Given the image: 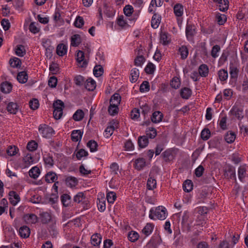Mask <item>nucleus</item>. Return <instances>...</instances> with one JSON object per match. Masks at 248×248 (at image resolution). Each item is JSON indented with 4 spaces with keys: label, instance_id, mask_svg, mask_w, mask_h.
<instances>
[{
    "label": "nucleus",
    "instance_id": "46",
    "mask_svg": "<svg viewBox=\"0 0 248 248\" xmlns=\"http://www.w3.org/2000/svg\"><path fill=\"white\" fill-rule=\"evenodd\" d=\"M246 174V169L244 166H241L238 168V178L241 181L245 178Z\"/></svg>",
    "mask_w": 248,
    "mask_h": 248
},
{
    "label": "nucleus",
    "instance_id": "13",
    "mask_svg": "<svg viewBox=\"0 0 248 248\" xmlns=\"http://www.w3.org/2000/svg\"><path fill=\"white\" fill-rule=\"evenodd\" d=\"M214 2L218 3L220 11L225 12L229 7V1L228 0H213Z\"/></svg>",
    "mask_w": 248,
    "mask_h": 248
},
{
    "label": "nucleus",
    "instance_id": "22",
    "mask_svg": "<svg viewBox=\"0 0 248 248\" xmlns=\"http://www.w3.org/2000/svg\"><path fill=\"white\" fill-rule=\"evenodd\" d=\"M84 86L88 91H93L96 87V82L94 80L89 78L86 80Z\"/></svg>",
    "mask_w": 248,
    "mask_h": 248
},
{
    "label": "nucleus",
    "instance_id": "61",
    "mask_svg": "<svg viewBox=\"0 0 248 248\" xmlns=\"http://www.w3.org/2000/svg\"><path fill=\"white\" fill-rule=\"evenodd\" d=\"M139 237L138 233L134 231L129 232L128 235L129 240L133 242L136 241L138 239Z\"/></svg>",
    "mask_w": 248,
    "mask_h": 248
},
{
    "label": "nucleus",
    "instance_id": "27",
    "mask_svg": "<svg viewBox=\"0 0 248 248\" xmlns=\"http://www.w3.org/2000/svg\"><path fill=\"white\" fill-rule=\"evenodd\" d=\"M83 133L80 130H75L72 131L71 139L73 141L77 142L82 138Z\"/></svg>",
    "mask_w": 248,
    "mask_h": 248
},
{
    "label": "nucleus",
    "instance_id": "15",
    "mask_svg": "<svg viewBox=\"0 0 248 248\" xmlns=\"http://www.w3.org/2000/svg\"><path fill=\"white\" fill-rule=\"evenodd\" d=\"M180 94L182 98L188 99L192 94V91L189 88L184 87L181 89Z\"/></svg>",
    "mask_w": 248,
    "mask_h": 248
},
{
    "label": "nucleus",
    "instance_id": "11",
    "mask_svg": "<svg viewBox=\"0 0 248 248\" xmlns=\"http://www.w3.org/2000/svg\"><path fill=\"white\" fill-rule=\"evenodd\" d=\"M163 118L162 113L159 111H155L152 114L151 120L153 123L157 124L161 122Z\"/></svg>",
    "mask_w": 248,
    "mask_h": 248
},
{
    "label": "nucleus",
    "instance_id": "28",
    "mask_svg": "<svg viewBox=\"0 0 248 248\" xmlns=\"http://www.w3.org/2000/svg\"><path fill=\"white\" fill-rule=\"evenodd\" d=\"M78 181L77 179L73 176H69L66 178L65 183L67 186L70 187L75 186L78 184Z\"/></svg>",
    "mask_w": 248,
    "mask_h": 248
},
{
    "label": "nucleus",
    "instance_id": "25",
    "mask_svg": "<svg viewBox=\"0 0 248 248\" xmlns=\"http://www.w3.org/2000/svg\"><path fill=\"white\" fill-rule=\"evenodd\" d=\"M101 239L102 237L100 234L95 233L91 236V243L94 246H99L101 243Z\"/></svg>",
    "mask_w": 248,
    "mask_h": 248
},
{
    "label": "nucleus",
    "instance_id": "39",
    "mask_svg": "<svg viewBox=\"0 0 248 248\" xmlns=\"http://www.w3.org/2000/svg\"><path fill=\"white\" fill-rule=\"evenodd\" d=\"M183 188L185 192L191 191L193 189V183L190 180H186L183 184Z\"/></svg>",
    "mask_w": 248,
    "mask_h": 248
},
{
    "label": "nucleus",
    "instance_id": "38",
    "mask_svg": "<svg viewBox=\"0 0 248 248\" xmlns=\"http://www.w3.org/2000/svg\"><path fill=\"white\" fill-rule=\"evenodd\" d=\"M156 186V181L155 178L150 177L147 182V187L149 190H153Z\"/></svg>",
    "mask_w": 248,
    "mask_h": 248
},
{
    "label": "nucleus",
    "instance_id": "44",
    "mask_svg": "<svg viewBox=\"0 0 248 248\" xmlns=\"http://www.w3.org/2000/svg\"><path fill=\"white\" fill-rule=\"evenodd\" d=\"M239 70L233 65L230 66V74L231 78L236 79L237 78Z\"/></svg>",
    "mask_w": 248,
    "mask_h": 248
},
{
    "label": "nucleus",
    "instance_id": "57",
    "mask_svg": "<svg viewBox=\"0 0 248 248\" xmlns=\"http://www.w3.org/2000/svg\"><path fill=\"white\" fill-rule=\"evenodd\" d=\"M140 90L141 93L148 92L150 90L149 82L147 81H144L140 86Z\"/></svg>",
    "mask_w": 248,
    "mask_h": 248
},
{
    "label": "nucleus",
    "instance_id": "21",
    "mask_svg": "<svg viewBox=\"0 0 248 248\" xmlns=\"http://www.w3.org/2000/svg\"><path fill=\"white\" fill-rule=\"evenodd\" d=\"M12 89L11 83L7 81L2 82L0 85V90L4 93H9Z\"/></svg>",
    "mask_w": 248,
    "mask_h": 248
},
{
    "label": "nucleus",
    "instance_id": "51",
    "mask_svg": "<svg viewBox=\"0 0 248 248\" xmlns=\"http://www.w3.org/2000/svg\"><path fill=\"white\" fill-rule=\"evenodd\" d=\"M74 25L78 28H81L84 24V21L82 17L78 16L74 22Z\"/></svg>",
    "mask_w": 248,
    "mask_h": 248
},
{
    "label": "nucleus",
    "instance_id": "29",
    "mask_svg": "<svg viewBox=\"0 0 248 248\" xmlns=\"http://www.w3.org/2000/svg\"><path fill=\"white\" fill-rule=\"evenodd\" d=\"M40 173V170L37 167H32L29 171V176L34 179L38 178Z\"/></svg>",
    "mask_w": 248,
    "mask_h": 248
},
{
    "label": "nucleus",
    "instance_id": "32",
    "mask_svg": "<svg viewBox=\"0 0 248 248\" xmlns=\"http://www.w3.org/2000/svg\"><path fill=\"white\" fill-rule=\"evenodd\" d=\"M162 156L165 162H168L170 161L173 157L172 151L170 149L166 150L162 154Z\"/></svg>",
    "mask_w": 248,
    "mask_h": 248
},
{
    "label": "nucleus",
    "instance_id": "14",
    "mask_svg": "<svg viewBox=\"0 0 248 248\" xmlns=\"http://www.w3.org/2000/svg\"><path fill=\"white\" fill-rule=\"evenodd\" d=\"M173 11L176 17H180L184 13V7L181 4L177 3L173 7Z\"/></svg>",
    "mask_w": 248,
    "mask_h": 248
},
{
    "label": "nucleus",
    "instance_id": "48",
    "mask_svg": "<svg viewBox=\"0 0 248 248\" xmlns=\"http://www.w3.org/2000/svg\"><path fill=\"white\" fill-rule=\"evenodd\" d=\"M155 69V65L152 62H149L146 66L144 71L147 74H153Z\"/></svg>",
    "mask_w": 248,
    "mask_h": 248
},
{
    "label": "nucleus",
    "instance_id": "49",
    "mask_svg": "<svg viewBox=\"0 0 248 248\" xmlns=\"http://www.w3.org/2000/svg\"><path fill=\"white\" fill-rule=\"evenodd\" d=\"M170 85L172 88L175 89L179 88L181 85L179 78L177 77H174L171 80Z\"/></svg>",
    "mask_w": 248,
    "mask_h": 248
},
{
    "label": "nucleus",
    "instance_id": "3",
    "mask_svg": "<svg viewBox=\"0 0 248 248\" xmlns=\"http://www.w3.org/2000/svg\"><path fill=\"white\" fill-rule=\"evenodd\" d=\"M196 33V27L194 24L187 22L186 28V34L187 39L192 40Z\"/></svg>",
    "mask_w": 248,
    "mask_h": 248
},
{
    "label": "nucleus",
    "instance_id": "1",
    "mask_svg": "<svg viewBox=\"0 0 248 248\" xmlns=\"http://www.w3.org/2000/svg\"><path fill=\"white\" fill-rule=\"evenodd\" d=\"M149 217L152 219H155L154 216L159 220H164L167 217V209L163 206H158L154 211L151 209L150 211Z\"/></svg>",
    "mask_w": 248,
    "mask_h": 248
},
{
    "label": "nucleus",
    "instance_id": "8",
    "mask_svg": "<svg viewBox=\"0 0 248 248\" xmlns=\"http://www.w3.org/2000/svg\"><path fill=\"white\" fill-rule=\"evenodd\" d=\"M146 166L145 159L142 157H139L134 161V167L138 170H142Z\"/></svg>",
    "mask_w": 248,
    "mask_h": 248
},
{
    "label": "nucleus",
    "instance_id": "30",
    "mask_svg": "<svg viewBox=\"0 0 248 248\" xmlns=\"http://www.w3.org/2000/svg\"><path fill=\"white\" fill-rule=\"evenodd\" d=\"M9 63L13 68H19L21 65V61L20 59L16 57H13L10 59Z\"/></svg>",
    "mask_w": 248,
    "mask_h": 248
},
{
    "label": "nucleus",
    "instance_id": "9",
    "mask_svg": "<svg viewBox=\"0 0 248 248\" xmlns=\"http://www.w3.org/2000/svg\"><path fill=\"white\" fill-rule=\"evenodd\" d=\"M6 109L10 113L16 114L19 109V106L16 102H9L7 105Z\"/></svg>",
    "mask_w": 248,
    "mask_h": 248
},
{
    "label": "nucleus",
    "instance_id": "37",
    "mask_svg": "<svg viewBox=\"0 0 248 248\" xmlns=\"http://www.w3.org/2000/svg\"><path fill=\"white\" fill-rule=\"evenodd\" d=\"M146 136L148 138L150 139H154L157 135V132L156 129L154 127H149L146 129Z\"/></svg>",
    "mask_w": 248,
    "mask_h": 248
},
{
    "label": "nucleus",
    "instance_id": "36",
    "mask_svg": "<svg viewBox=\"0 0 248 248\" xmlns=\"http://www.w3.org/2000/svg\"><path fill=\"white\" fill-rule=\"evenodd\" d=\"M224 139L227 143H232L235 139V134L234 132L229 131L225 134Z\"/></svg>",
    "mask_w": 248,
    "mask_h": 248
},
{
    "label": "nucleus",
    "instance_id": "52",
    "mask_svg": "<svg viewBox=\"0 0 248 248\" xmlns=\"http://www.w3.org/2000/svg\"><path fill=\"white\" fill-rule=\"evenodd\" d=\"M216 19L219 25H223L227 20L226 16L223 14H218L216 16Z\"/></svg>",
    "mask_w": 248,
    "mask_h": 248
},
{
    "label": "nucleus",
    "instance_id": "50",
    "mask_svg": "<svg viewBox=\"0 0 248 248\" xmlns=\"http://www.w3.org/2000/svg\"><path fill=\"white\" fill-rule=\"evenodd\" d=\"M145 61V59L144 57L142 55H139L135 58L134 61V64L137 66L141 67Z\"/></svg>",
    "mask_w": 248,
    "mask_h": 248
},
{
    "label": "nucleus",
    "instance_id": "2",
    "mask_svg": "<svg viewBox=\"0 0 248 248\" xmlns=\"http://www.w3.org/2000/svg\"><path fill=\"white\" fill-rule=\"evenodd\" d=\"M38 130L44 138H49L54 133L53 129L45 124H41L39 126Z\"/></svg>",
    "mask_w": 248,
    "mask_h": 248
},
{
    "label": "nucleus",
    "instance_id": "31",
    "mask_svg": "<svg viewBox=\"0 0 248 248\" xmlns=\"http://www.w3.org/2000/svg\"><path fill=\"white\" fill-rule=\"evenodd\" d=\"M28 74L25 71L19 72L17 76V80L21 83H25L28 80Z\"/></svg>",
    "mask_w": 248,
    "mask_h": 248
},
{
    "label": "nucleus",
    "instance_id": "41",
    "mask_svg": "<svg viewBox=\"0 0 248 248\" xmlns=\"http://www.w3.org/2000/svg\"><path fill=\"white\" fill-rule=\"evenodd\" d=\"M87 146L90 148L91 152H94L97 150L98 144L94 140H90L87 143Z\"/></svg>",
    "mask_w": 248,
    "mask_h": 248
},
{
    "label": "nucleus",
    "instance_id": "34",
    "mask_svg": "<svg viewBox=\"0 0 248 248\" xmlns=\"http://www.w3.org/2000/svg\"><path fill=\"white\" fill-rule=\"evenodd\" d=\"M84 113L82 109H78L73 115V119L75 121H80L83 119Z\"/></svg>",
    "mask_w": 248,
    "mask_h": 248
},
{
    "label": "nucleus",
    "instance_id": "35",
    "mask_svg": "<svg viewBox=\"0 0 248 248\" xmlns=\"http://www.w3.org/2000/svg\"><path fill=\"white\" fill-rule=\"evenodd\" d=\"M121 101V96L119 93H114L110 98V104L118 106Z\"/></svg>",
    "mask_w": 248,
    "mask_h": 248
},
{
    "label": "nucleus",
    "instance_id": "62",
    "mask_svg": "<svg viewBox=\"0 0 248 248\" xmlns=\"http://www.w3.org/2000/svg\"><path fill=\"white\" fill-rule=\"evenodd\" d=\"M18 148L15 146H10L6 150L7 154L10 156H14L17 153Z\"/></svg>",
    "mask_w": 248,
    "mask_h": 248
},
{
    "label": "nucleus",
    "instance_id": "26",
    "mask_svg": "<svg viewBox=\"0 0 248 248\" xmlns=\"http://www.w3.org/2000/svg\"><path fill=\"white\" fill-rule=\"evenodd\" d=\"M201 232V231L197 230L193 233L190 237V243L193 246L196 245L198 244V242L201 240V238L199 236Z\"/></svg>",
    "mask_w": 248,
    "mask_h": 248
},
{
    "label": "nucleus",
    "instance_id": "53",
    "mask_svg": "<svg viewBox=\"0 0 248 248\" xmlns=\"http://www.w3.org/2000/svg\"><path fill=\"white\" fill-rule=\"evenodd\" d=\"M116 199V194L115 192L110 191L107 194V199L108 203H113Z\"/></svg>",
    "mask_w": 248,
    "mask_h": 248
},
{
    "label": "nucleus",
    "instance_id": "19",
    "mask_svg": "<svg viewBox=\"0 0 248 248\" xmlns=\"http://www.w3.org/2000/svg\"><path fill=\"white\" fill-rule=\"evenodd\" d=\"M199 73L202 77H206L209 74V68L205 64H202L200 65L199 69Z\"/></svg>",
    "mask_w": 248,
    "mask_h": 248
},
{
    "label": "nucleus",
    "instance_id": "54",
    "mask_svg": "<svg viewBox=\"0 0 248 248\" xmlns=\"http://www.w3.org/2000/svg\"><path fill=\"white\" fill-rule=\"evenodd\" d=\"M124 150L126 151H132L134 149V144L131 140H126L124 143Z\"/></svg>",
    "mask_w": 248,
    "mask_h": 248
},
{
    "label": "nucleus",
    "instance_id": "33",
    "mask_svg": "<svg viewBox=\"0 0 248 248\" xmlns=\"http://www.w3.org/2000/svg\"><path fill=\"white\" fill-rule=\"evenodd\" d=\"M154 227L153 224L147 223L142 229V232L146 236H147L152 232Z\"/></svg>",
    "mask_w": 248,
    "mask_h": 248
},
{
    "label": "nucleus",
    "instance_id": "6",
    "mask_svg": "<svg viewBox=\"0 0 248 248\" xmlns=\"http://www.w3.org/2000/svg\"><path fill=\"white\" fill-rule=\"evenodd\" d=\"M230 112L232 115L235 116L239 120L242 119L244 117L243 109L237 106H233Z\"/></svg>",
    "mask_w": 248,
    "mask_h": 248
},
{
    "label": "nucleus",
    "instance_id": "55",
    "mask_svg": "<svg viewBox=\"0 0 248 248\" xmlns=\"http://www.w3.org/2000/svg\"><path fill=\"white\" fill-rule=\"evenodd\" d=\"M117 23L122 28H124L128 26V24L125 20L124 19L123 16H119L117 20Z\"/></svg>",
    "mask_w": 248,
    "mask_h": 248
},
{
    "label": "nucleus",
    "instance_id": "7",
    "mask_svg": "<svg viewBox=\"0 0 248 248\" xmlns=\"http://www.w3.org/2000/svg\"><path fill=\"white\" fill-rule=\"evenodd\" d=\"M23 218L27 224H35L38 221V217L34 214H25Z\"/></svg>",
    "mask_w": 248,
    "mask_h": 248
},
{
    "label": "nucleus",
    "instance_id": "64",
    "mask_svg": "<svg viewBox=\"0 0 248 248\" xmlns=\"http://www.w3.org/2000/svg\"><path fill=\"white\" fill-rule=\"evenodd\" d=\"M37 146L38 144L37 142L34 140H31L28 142L27 145V148L30 151H33L37 149Z\"/></svg>",
    "mask_w": 248,
    "mask_h": 248
},
{
    "label": "nucleus",
    "instance_id": "60",
    "mask_svg": "<svg viewBox=\"0 0 248 248\" xmlns=\"http://www.w3.org/2000/svg\"><path fill=\"white\" fill-rule=\"evenodd\" d=\"M108 112L111 115H115L118 112V106L110 104L108 108Z\"/></svg>",
    "mask_w": 248,
    "mask_h": 248
},
{
    "label": "nucleus",
    "instance_id": "45",
    "mask_svg": "<svg viewBox=\"0 0 248 248\" xmlns=\"http://www.w3.org/2000/svg\"><path fill=\"white\" fill-rule=\"evenodd\" d=\"M74 82L76 85L81 86L85 84V79L81 75H77L74 78Z\"/></svg>",
    "mask_w": 248,
    "mask_h": 248
},
{
    "label": "nucleus",
    "instance_id": "18",
    "mask_svg": "<svg viewBox=\"0 0 248 248\" xmlns=\"http://www.w3.org/2000/svg\"><path fill=\"white\" fill-rule=\"evenodd\" d=\"M161 21V16L156 13L153 15L151 20V26L154 29H156L159 26Z\"/></svg>",
    "mask_w": 248,
    "mask_h": 248
},
{
    "label": "nucleus",
    "instance_id": "17",
    "mask_svg": "<svg viewBox=\"0 0 248 248\" xmlns=\"http://www.w3.org/2000/svg\"><path fill=\"white\" fill-rule=\"evenodd\" d=\"M160 39L163 45H168L170 41V35L166 32H161Z\"/></svg>",
    "mask_w": 248,
    "mask_h": 248
},
{
    "label": "nucleus",
    "instance_id": "23",
    "mask_svg": "<svg viewBox=\"0 0 248 248\" xmlns=\"http://www.w3.org/2000/svg\"><path fill=\"white\" fill-rule=\"evenodd\" d=\"M81 42V38L79 34H74L71 38V46H78Z\"/></svg>",
    "mask_w": 248,
    "mask_h": 248
},
{
    "label": "nucleus",
    "instance_id": "47",
    "mask_svg": "<svg viewBox=\"0 0 248 248\" xmlns=\"http://www.w3.org/2000/svg\"><path fill=\"white\" fill-rule=\"evenodd\" d=\"M211 136V132L209 129H203L201 133V137L204 140H208Z\"/></svg>",
    "mask_w": 248,
    "mask_h": 248
},
{
    "label": "nucleus",
    "instance_id": "42",
    "mask_svg": "<svg viewBox=\"0 0 248 248\" xmlns=\"http://www.w3.org/2000/svg\"><path fill=\"white\" fill-rule=\"evenodd\" d=\"M61 202L63 206L67 207L71 203V197L67 194H64L61 197Z\"/></svg>",
    "mask_w": 248,
    "mask_h": 248
},
{
    "label": "nucleus",
    "instance_id": "4",
    "mask_svg": "<svg viewBox=\"0 0 248 248\" xmlns=\"http://www.w3.org/2000/svg\"><path fill=\"white\" fill-rule=\"evenodd\" d=\"M224 176L225 178L236 180L235 169L231 165H228L224 170Z\"/></svg>",
    "mask_w": 248,
    "mask_h": 248
},
{
    "label": "nucleus",
    "instance_id": "5",
    "mask_svg": "<svg viewBox=\"0 0 248 248\" xmlns=\"http://www.w3.org/2000/svg\"><path fill=\"white\" fill-rule=\"evenodd\" d=\"M77 61L80 64V66L82 68L86 67L88 62L85 59L84 52L82 50H78L77 53Z\"/></svg>",
    "mask_w": 248,
    "mask_h": 248
},
{
    "label": "nucleus",
    "instance_id": "63",
    "mask_svg": "<svg viewBox=\"0 0 248 248\" xmlns=\"http://www.w3.org/2000/svg\"><path fill=\"white\" fill-rule=\"evenodd\" d=\"M85 199V197L83 192H78L74 196V201L75 202L79 203Z\"/></svg>",
    "mask_w": 248,
    "mask_h": 248
},
{
    "label": "nucleus",
    "instance_id": "10",
    "mask_svg": "<svg viewBox=\"0 0 248 248\" xmlns=\"http://www.w3.org/2000/svg\"><path fill=\"white\" fill-rule=\"evenodd\" d=\"M41 221L43 224H47L51 219L52 216L50 213L47 212H43L39 214Z\"/></svg>",
    "mask_w": 248,
    "mask_h": 248
},
{
    "label": "nucleus",
    "instance_id": "12",
    "mask_svg": "<svg viewBox=\"0 0 248 248\" xmlns=\"http://www.w3.org/2000/svg\"><path fill=\"white\" fill-rule=\"evenodd\" d=\"M19 233L22 238H26L29 237L31 233V231L28 227L27 226H23L19 228Z\"/></svg>",
    "mask_w": 248,
    "mask_h": 248
},
{
    "label": "nucleus",
    "instance_id": "40",
    "mask_svg": "<svg viewBox=\"0 0 248 248\" xmlns=\"http://www.w3.org/2000/svg\"><path fill=\"white\" fill-rule=\"evenodd\" d=\"M218 76L219 79L221 81H226L228 77V74L227 70L224 69H221L218 72Z\"/></svg>",
    "mask_w": 248,
    "mask_h": 248
},
{
    "label": "nucleus",
    "instance_id": "59",
    "mask_svg": "<svg viewBox=\"0 0 248 248\" xmlns=\"http://www.w3.org/2000/svg\"><path fill=\"white\" fill-rule=\"evenodd\" d=\"M53 106L54 110H60V109L63 110V108L64 107L63 102L60 100H56L53 103Z\"/></svg>",
    "mask_w": 248,
    "mask_h": 248
},
{
    "label": "nucleus",
    "instance_id": "43",
    "mask_svg": "<svg viewBox=\"0 0 248 248\" xmlns=\"http://www.w3.org/2000/svg\"><path fill=\"white\" fill-rule=\"evenodd\" d=\"M93 74L96 77H99L104 73V69L100 65H95L93 68Z\"/></svg>",
    "mask_w": 248,
    "mask_h": 248
},
{
    "label": "nucleus",
    "instance_id": "56",
    "mask_svg": "<svg viewBox=\"0 0 248 248\" xmlns=\"http://www.w3.org/2000/svg\"><path fill=\"white\" fill-rule=\"evenodd\" d=\"M178 50L182 60H185L187 57L188 54L187 47H179Z\"/></svg>",
    "mask_w": 248,
    "mask_h": 248
},
{
    "label": "nucleus",
    "instance_id": "24",
    "mask_svg": "<svg viewBox=\"0 0 248 248\" xmlns=\"http://www.w3.org/2000/svg\"><path fill=\"white\" fill-rule=\"evenodd\" d=\"M139 75L140 73L137 68H134L132 69L130 75V81L132 83L136 82L139 77Z\"/></svg>",
    "mask_w": 248,
    "mask_h": 248
},
{
    "label": "nucleus",
    "instance_id": "58",
    "mask_svg": "<svg viewBox=\"0 0 248 248\" xmlns=\"http://www.w3.org/2000/svg\"><path fill=\"white\" fill-rule=\"evenodd\" d=\"M15 54L18 57H23L26 53L25 47H15L14 49Z\"/></svg>",
    "mask_w": 248,
    "mask_h": 248
},
{
    "label": "nucleus",
    "instance_id": "16",
    "mask_svg": "<svg viewBox=\"0 0 248 248\" xmlns=\"http://www.w3.org/2000/svg\"><path fill=\"white\" fill-rule=\"evenodd\" d=\"M138 143L140 148H144L148 145V138L145 135L140 136L138 138Z\"/></svg>",
    "mask_w": 248,
    "mask_h": 248
},
{
    "label": "nucleus",
    "instance_id": "20",
    "mask_svg": "<svg viewBox=\"0 0 248 248\" xmlns=\"http://www.w3.org/2000/svg\"><path fill=\"white\" fill-rule=\"evenodd\" d=\"M57 178L58 177L56 173L53 171H49L45 175V180L48 183L56 182Z\"/></svg>",
    "mask_w": 248,
    "mask_h": 248
}]
</instances>
